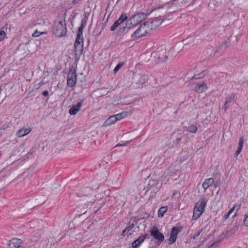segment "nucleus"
<instances>
[{
  "label": "nucleus",
  "instance_id": "5",
  "mask_svg": "<svg viewBox=\"0 0 248 248\" xmlns=\"http://www.w3.org/2000/svg\"><path fill=\"white\" fill-rule=\"evenodd\" d=\"M190 1L188 0H173L168 4V8H174V10L186 7Z\"/></svg>",
  "mask_w": 248,
  "mask_h": 248
},
{
  "label": "nucleus",
  "instance_id": "46",
  "mask_svg": "<svg viewBox=\"0 0 248 248\" xmlns=\"http://www.w3.org/2000/svg\"><path fill=\"white\" fill-rule=\"evenodd\" d=\"M188 46V44H185L184 46V47H185L186 48H187V46Z\"/></svg>",
  "mask_w": 248,
  "mask_h": 248
},
{
  "label": "nucleus",
  "instance_id": "35",
  "mask_svg": "<svg viewBox=\"0 0 248 248\" xmlns=\"http://www.w3.org/2000/svg\"><path fill=\"white\" fill-rule=\"evenodd\" d=\"M6 35V33L4 31H0V41L2 40Z\"/></svg>",
  "mask_w": 248,
  "mask_h": 248
},
{
  "label": "nucleus",
  "instance_id": "42",
  "mask_svg": "<svg viewBox=\"0 0 248 248\" xmlns=\"http://www.w3.org/2000/svg\"><path fill=\"white\" fill-rule=\"evenodd\" d=\"M201 232H199L198 233H196L194 236V238H196V237H198L200 235Z\"/></svg>",
  "mask_w": 248,
  "mask_h": 248
},
{
  "label": "nucleus",
  "instance_id": "16",
  "mask_svg": "<svg viewBox=\"0 0 248 248\" xmlns=\"http://www.w3.org/2000/svg\"><path fill=\"white\" fill-rule=\"evenodd\" d=\"M86 26V22L82 20L80 27L78 28L77 34V37L83 38V30Z\"/></svg>",
  "mask_w": 248,
  "mask_h": 248
},
{
  "label": "nucleus",
  "instance_id": "28",
  "mask_svg": "<svg viewBox=\"0 0 248 248\" xmlns=\"http://www.w3.org/2000/svg\"><path fill=\"white\" fill-rule=\"evenodd\" d=\"M235 208V205H234L225 215L224 218L225 219H228L230 215L233 212Z\"/></svg>",
  "mask_w": 248,
  "mask_h": 248
},
{
  "label": "nucleus",
  "instance_id": "9",
  "mask_svg": "<svg viewBox=\"0 0 248 248\" xmlns=\"http://www.w3.org/2000/svg\"><path fill=\"white\" fill-rule=\"evenodd\" d=\"M151 235L157 240L159 243H161L164 239V235L160 232L156 228H154L151 231Z\"/></svg>",
  "mask_w": 248,
  "mask_h": 248
},
{
  "label": "nucleus",
  "instance_id": "34",
  "mask_svg": "<svg viewBox=\"0 0 248 248\" xmlns=\"http://www.w3.org/2000/svg\"><path fill=\"white\" fill-rule=\"evenodd\" d=\"M244 144V139L243 137H241L239 140L238 147L243 148Z\"/></svg>",
  "mask_w": 248,
  "mask_h": 248
},
{
  "label": "nucleus",
  "instance_id": "32",
  "mask_svg": "<svg viewBox=\"0 0 248 248\" xmlns=\"http://www.w3.org/2000/svg\"><path fill=\"white\" fill-rule=\"evenodd\" d=\"M204 75L203 73H200L199 74L194 76L192 77V79H199V78H203L204 77Z\"/></svg>",
  "mask_w": 248,
  "mask_h": 248
},
{
  "label": "nucleus",
  "instance_id": "29",
  "mask_svg": "<svg viewBox=\"0 0 248 248\" xmlns=\"http://www.w3.org/2000/svg\"><path fill=\"white\" fill-rule=\"evenodd\" d=\"M127 18V16L125 14H123L119 17V18L118 19V21H119L120 23H122L123 22H124Z\"/></svg>",
  "mask_w": 248,
  "mask_h": 248
},
{
  "label": "nucleus",
  "instance_id": "25",
  "mask_svg": "<svg viewBox=\"0 0 248 248\" xmlns=\"http://www.w3.org/2000/svg\"><path fill=\"white\" fill-rule=\"evenodd\" d=\"M148 237V234H144L143 235H141L137 239H136L141 245L144 241L145 239H146Z\"/></svg>",
  "mask_w": 248,
  "mask_h": 248
},
{
  "label": "nucleus",
  "instance_id": "4",
  "mask_svg": "<svg viewBox=\"0 0 248 248\" xmlns=\"http://www.w3.org/2000/svg\"><path fill=\"white\" fill-rule=\"evenodd\" d=\"M151 31L147 25V22H145L141 25L131 35L132 38H139L146 34L150 33Z\"/></svg>",
  "mask_w": 248,
  "mask_h": 248
},
{
  "label": "nucleus",
  "instance_id": "19",
  "mask_svg": "<svg viewBox=\"0 0 248 248\" xmlns=\"http://www.w3.org/2000/svg\"><path fill=\"white\" fill-rule=\"evenodd\" d=\"M174 135H175L176 138L174 140V142L176 144H179L184 136V131H178L177 132L174 133Z\"/></svg>",
  "mask_w": 248,
  "mask_h": 248
},
{
  "label": "nucleus",
  "instance_id": "24",
  "mask_svg": "<svg viewBox=\"0 0 248 248\" xmlns=\"http://www.w3.org/2000/svg\"><path fill=\"white\" fill-rule=\"evenodd\" d=\"M187 130L192 133H195L197 131V127L195 124H191L186 127Z\"/></svg>",
  "mask_w": 248,
  "mask_h": 248
},
{
  "label": "nucleus",
  "instance_id": "30",
  "mask_svg": "<svg viewBox=\"0 0 248 248\" xmlns=\"http://www.w3.org/2000/svg\"><path fill=\"white\" fill-rule=\"evenodd\" d=\"M141 245L140 243L137 240H135L133 243H132V247L133 248H137L139 246H140Z\"/></svg>",
  "mask_w": 248,
  "mask_h": 248
},
{
  "label": "nucleus",
  "instance_id": "12",
  "mask_svg": "<svg viewBox=\"0 0 248 248\" xmlns=\"http://www.w3.org/2000/svg\"><path fill=\"white\" fill-rule=\"evenodd\" d=\"M21 239L14 238L11 240L8 244L9 248H19L22 243Z\"/></svg>",
  "mask_w": 248,
  "mask_h": 248
},
{
  "label": "nucleus",
  "instance_id": "8",
  "mask_svg": "<svg viewBox=\"0 0 248 248\" xmlns=\"http://www.w3.org/2000/svg\"><path fill=\"white\" fill-rule=\"evenodd\" d=\"M77 75L75 71L71 70L67 75V84L69 87H73L76 83Z\"/></svg>",
  "mask_w": 248,
  "mask_h": 248
},
{
  "label": "nucleus",
  "instance_id": "22",
  "mask_svg": "<svg viewBox=\"0 0 248 248\" xmlns=\"http://www.w3.org/2000/svg\"><path fill=\"white\" fill-rule=\"evenodd\" d=\"M163 162V159L160 156H156L153 161V164L156 166H160Z\"/></svg>",
  "mask_w": 248,
  "mask_h": 248
},
{
  "label": "nucleus",
  "instance_id": "11",
  "mask_svg": "<svg viewBox=\"0 0 248 248\" xmlns=\"http://www.w3.org/2000/svg\"><path fill=\"white\" fill-rule=\"evenodd\" d=\"M162 22L163 21L161 19L155 18L152 22H147V23L151 31L158 27L162 24Z\"/></svg>",
  "mask_w": 248,
  "mask_h": 248
},
{
  "label": "nucleus",
  "instance_id": "39",
  "mask_svg": "<svg viewBox=\"0 0 248 248\" xmlns=\"http://www.w3.org/2000/svg\"><path fill=\"white\" fill-rule=\"evenodd\" d=\"M243 148L238 147V149L235 152V155L237 156L242 151Z\"/></svg>",
  "mask_w": 248,
  "mask_h": 248
},
{
  "label": "nucleus",
  "instance_id": "45",
  "mask_svg": "<svg viewBox=\"0 0 248 248\" xmlns=\"http://www.w3.org/2000/svg\"><path fill=\"white\" fill-rule=\"evenodd\" d=\"M167 58H168V56H166H166H165L164 58V60H163V61H166V60L167 59Z\"/></svg>",
  "mask_w": 248,
  "mask_h": 248
},
{
  "label": "nucleus",
  "instance_id": "44",
  "mask_svg": "<svg viewBox=\"0 0 248 248\" xmlns=\"http://www.w3.org/2000/svg\"><path fill=\"white\" fill-rule=\"evenodd\" d=\"M80 0H73V2L74 4H76V3H78V1Z\"/></svg>",
  "mask_w": 248,
  "mask_h": 248
},
{
  "label": "nucleus",
  "instance_id": "17",
  "mask_svg": "<svg viewBox=\"0 0 248 248\" xmlns=\"http://www.w3.org/2000/svg\"><path fill=\"white\" fill-rule=\"evenodd\" d=\"M86 26V22L82 20L80 27L78 28L77 34V37L83 38V30Z\"/></svg>",
  "mask_w": 248,
  "mask_h": 248
},
{
  "label": "nucleus",
  "instance_id": "18",
  "mask_svg": "<svg viewBox=\"0 0 248 248\" xmlns=\"http://www.w3.org/2000/svg\"><path fill=\"white\" fill-rule=\"evenodd\" d=\"M214 183V179L212 178H209L205 180L202 184V187L204 188V191L206 190Z\"/></svg>",
  "mask_w": 248,
  "mask_h": 248
},
{
  "label": "nucleus",
  "instance_id": "27",
  "mask_svg": "<svg viewBox=\"0 0 248 248\" xmlns=\"http://www.w3.org/2000/svg\"><path fill=\"white\" fill-rule=\"evenodd\" d=\"M114 116L115 118H116V121H117L121 120V119H122L125 116V113L122 112V113L116 114Z\"/></svg>",
  "mask_w": 248,
  "mask_h": 248
},
{
  "label": "nucleus",
  "instance_id": "13",
  "mask_svg": "<svg viewBox=\"0 0 248 248\" xmlns=\"http://www.w3.org/2000/svg\"><path fill=\"white\" fill-rule=\"evenodd\" d=\"M207 89V84L204 82H202V83H198L195 85L194 87V90L199 93H201L205 91H206Z\"/></svg>",
  "mask_w": 248,
  "mask_h": 248
},
{
  "label": "nucleus",
  "instance_id": "3",
  "mask_svg": "<svg viewBox=\"0 0 248 248\" xmlns=\"http://www.w3.org/2000/svg\"><path fill=\"white\" fill-rule=\"evenodd\" d=\"M52 32L57 37H62L66 35L67 29L65 19L59 21V22H54Z\"/></svg>",
  "mask_w": 248,
  "mask_h": 248
},
{
  "label": "nucleus",
  "instance_id": "1",
  "mask_svg": "<svg viewBox=\"0 0 248 248\" xmlns=\"http://www.w3.org/2000/svg\"><path fill=\"white\" fill-rule=\"evenodd\" d=\"M147 14L144 13H140L132 16L127 21L126 26L119 29V32L121 33H126L131 28L129 24H132V26L136 25L138 23L141 22L147 17Z\"/></svg>",
  "mask_w": 248,
  "mask_h": 248
},
{
  "label": "nucleus",
  "instance_id": "15",
  "mask_svg": "<svg viewBox=\"0 0 248 248\" xmlns=\"http://www.w3.org/2000/svg\"><path fill=\"white\" fill-rule=\"evenodd\" d=\"M31 130V128H21L16 132V136L18 137H23L27 134H28Z\"/></svg>",
  "mask_w": 248,
  "mask_h": 248
},
{
  "label": "nucleus",
  "instance_id": "6",
  "mask_svg": "<svg viewBox=\"0 0 248 248\" xmlns=\"http://www.w3.org/2000/svg\"><path fill=\"white\" fill-rule=\"evenodd\" d=\"M74 50L76 55H80L83 50V38L76 37L74 45Z\"/></svg>",
  "mask_w": 248,
  "mask_h": 248
},
{
  "label": "nucleus",
  "instance_id": "31",
  "mask_svg": "<svg viewBox=\"0 0 248 248\" xmlns=\"http://www.w3.org/2000/svg\"><path fill=\"white\" fill-rule=\"evenodd\" d=\"M123 63H118L114 69V73H116L117 72V71L121 68V67L123 66Z\"/></svg>",
  "mask_w": 248,
  "mask_h": 248
},
{
  "label": "nucleus",
  "instance_id": "33",
  "mask_svg": "<svg viewBox=\"0 0 248 248\" xmlns=\"http://www.w3.org/2000/svg\"><path fill=\"white\" fill-rule=\"evenodd\" d=\"M146 80H147L146 76L142 75L140 77V79L139 80V82L141 84H143V83H145Z\"/></svg>",
  "mask_w": 248,
  "mask_h": 248
},
{
  "label": "nucleus",
  "instance_id": "37",
  "mask_svg": "<svg viewBox=\"0 0 248 248\" xmlns=\"http://www.w3.org/2000/svg\"><path fill=\"white\" fill-rule=\"evenodd\" d=\"M9 127V125L8 124H4L2 125H1V126L0 127V130H6Z\"/></svg>",
  "mask_w": 248,
  "mask_h": 248
},
{
  "label": "nucleus",
  "instance_id": "47",
  "mask_svg": "<svg viewBox=\"0 0 248 248\" xmlns=\"http://www.w3.org/2000/svg\"><path fill=\"white\" fill-rule=\"evenodd\" d=\"M86 190H90V188H86Z\"/></svg>",
  "mask_w": 248,
  "mask_h": 248
},
{
  "label": "nucleus",
  "instance_id": "40",
  "mask_svg": "<svg viewBox=\"0 0 248 248\" xmlns=\"http://www.w3.org/2000/svg\"><path fill=\"white\" fill-rule=\"evenodd\" d=\"M244 224L245 226H248V216H246L245 217L244 221Z\"/></svg>",
  "mask_w": 248,
  "mask_h": 248
},
{
  "label": "nucleus",
  "instance_id": "38",
  "mask_svg": "<svg viewBox=\"0 0 248 248\" xmlns=\"http://www.w3.org/2000/svg\"><path fill=\"white\" fill-rule=\"evenodd\" d=\"M219 243V241L214 242L208 248H215L217 247V244Z\"/></svg>",
  "mask_w": 248,
  "mask_h": 248
},
{
  "label": "nucleus",
  "instance_id": "41",
  "mask_svg": "<svg viewBox=\"0 0 248 248\" xmlns=\"http://www.w3.org/2000/svg\"><path fill=\"white\" fill-rule=\"evenodd\" d=\"M42 94L45 96H46L48 95V92L47 91H45L42 93Z\"/></svg>",
  "mask_w": 248,
  "mask_h": 248
},
{
  "label": "nucleus",
  "instance_id": "14",
  "mask_svg": "<svg viewBox=\"0 0 248 248\" xmlns=\"http://www.w3.org/2000/svg\"><path fill=\"white\" fill-rule=\"evenodd\" d=\"M83 100L78 102L76 105L73 106L69 109V112L71 115H75L80 109Z\"/></svg>",
  "mask_w": 248,
  "mask_h": 248
},
{
  "label": "nucleus",
  "instance_id": "26",
  "mask_svg": "<svg viewBox=\"0 0 248 248\" xmlns=\"http://www.w3.org/2000/svg\"><path fill=\"white\" fill-rule=\"evenodd\" d=\"M121 23H120V22H119V21H118V20H117L114 23V24L111 26L110 28V30L111 31H115L116 28L121 24Z\"/></svg>",
  "mask_w": 248,
  "mask_h": 248
},
{
  "label": "nucleus",
  "instance_id": "2",
  "mask_svg": "<svg viewBox=\"0 0 248 248\" xmlns=\"http://www.w3.org/2000/svg\"><path fill=\"white\" fill-rule=\"evenodd\" d=\"M207 201V199L204 197L200 198L194 208L192 216L193 220L197 219L202 215L206 206Z\"/></svg>",
  "mask_w": 248,
  "mask_h": 248
},
{
  "label": "nucleus",
  "instance_id": "7",
  "mask_svg": "<svg viewBox=\"0 0 248 248\" xmlns=\"http://www.w3.org/2000/svg\"><path fill=\"white\" fill-rule=\"evenodd\" d=\"M182 227H174L172 228L170 235L169 238V244L171 245L173 244L177 238V235L179 232H181L182 230Z\"/></svg>",
  "mask_w": 248,
  "mask_h": 248
},
{
  "label": "nucleus",
  "instance_id": "21",
  "mask_svg": "<svg viewBox=\"0 0 248 248\" xmlns=\"http://www.w3.org/2000/svg\"><path fill=\"white\" fill-rule=\"evenodd\" d=\"M134 227V224H130L122 232V235L124 236L127 235H131L132 233L129 232Z\"/></svg>",
  "mask_w": 248,
  "mask_h": 248
},
{
  "label": "nucleus",
  "instance_id": "20",
  "mask_svg": "<svg viewBox=\"0 0 248 248\" xmlns=\"http://www.w3.org/2000/svg\"><path fill=\"white\" fill-rule=\"evenodd\" d=\"M116 122V118L114 115L110 116L103 124V126H108L112 125Z\"/></svg>",
  "mask_w": 248,
  "mask_h": 248
},
{
  "label": "nucleus",
  "instance_id": "10",
  "mask_svg": "<svg viewBox=\"0 0 248 248\" xmlns=\"http://www.w3.org/2000/svg\"><path fill=\"white\" fill-rule=\"evenodd\" d=\"M234 94H232L225 98V103L222 107V109H224V111H226L227 108L230 106L232 105L234 102Z\"/></svg>",
  "mask_w": 248,
  "mask_h": 248
},
{
  "label": "nucleus",
  "instance_id": "43",
  "mask_svg": "<svg viewBox=\"0 0 248 248\" xmlns=\"http://www.w3.org/2000/svg\"><path fill=\"white\" fill-rule=\"evenodd\" d=\"M178 194H179V193H178L177 192V191H175V192L173 193V195H172V198H173V197L175 196L176 195H178Z\"/></svg>",
  "mask_w": 248,
  "mask_h": 248
},
{
  "label": "nucleus",
  "instance_id": "36",
  "mask_svg": "<svg viewBox=\"0 0 248 248\" xmlns=\"http://www.w3.org/2000/svg\"><path fill=\"white\" fill-rule=\"evenodd\" d=\"M44 32L40 33V32L37 31H35L32 35V37H36L39 36L40 34H44Z\"/></svg>",
  "mask_w": 248,
  "mask_h": 248
},
{
  "label": "nucleus",
  "instance_id": "23",
  "mask_svg": "<svg viewBox=\"0 0 248 248\" xmlns=\"http://www.w3.org/2000/svg\"><path fill=\"white\" fill-rule=\"evenodd\" d=\"M167 206H162L159 208L158 211V216L159 217H162L164 214L167 211Z\"/></svg>",
  "mask_w": 248,
  "mask_h": 248
}]
</instances>
